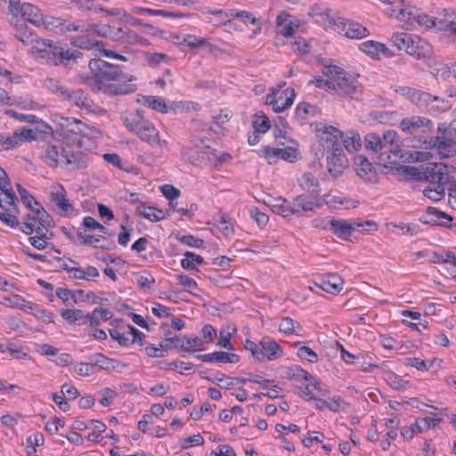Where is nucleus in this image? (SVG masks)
Wrapping results in <instances>:
<instances>
[{
    "mask_svg": "<svg viewBox=\"0 0 456 456\" xmlns=\"http://www.w3.org/2000/svg\"><path fill=\"white\" fill-rule=\"evenodd\" d=\"M441 132L435 141L438 153L442 158H450L456 155V137L448 133Z\"/></svg>",
    "mask_w": 456,
    "mask_h": 456,
    "instance_id": "18",
    "label": "nucleus"
},
{
    "mask_svg": "<svg viewBox=\"0 0 456 456\" xmlns=\"http://www.w3.org/2000/svg\"><path fill=\"white\" fill-rule=\"evenodd\" d=\"M202 264H204L203 257L191 251H186L184 258L181 261V265L185 270H196V265Z\"/></svg>",
    "mask_w": 456,
    "mask_h": 456,
    "instance_id": "42",
    "label": "nucleus"
},
{
    "mask_svg": "<svg viewBox=\"0 0 456 456\" xmlns=\"http://www.w3.org/2000/svg\"><path fill=\"white\" fill-rule=\"evenodd\" d=\"M37 218L35 216L30 214L25 215L23 216L22 225L20 226V231L27 235H30L34 232L35 226L37 222Z\"/></svg>",
    "mask_w": 456,
    "mask_h": 456,
    "instance_id": "55",
    "label": "nucleus"
},
{
    "mask_svg": "<svg viewBox=\"0 0 456 456\" xmlns=\"http://www.w3.org/2000/svg\"><path fill=\"white\" fill-rule=\"evenodd\" d=\"M297 356L310 362H316L318 361V356L316 353L313 351L310 347L305 346H303L298 348Z\"/></svg>",
    "mask_w": 456,
    "mask_h": 456,
    "instance_id": "60",
    "label": "nucleus"
},
{
    "mask_svg": "<svg viewBox=\"0 0 456 456\" xmlns=\"http://www.w3.org/2000/svg\"><path fill=\"white\" fill-rule=\"evenodd\" d=\"M201 107L199 103L188 101L168 102V112L183 114L189 112H199Z\"/></svg>",
    "mask_w": 456,
    "mask_h": 456,
    "instance_id": "30",
    "label": "nucleus"
},
{
    "mask_svg": "<svg viewBox=\"0 0 456 456\" xmlns=\"http://www.w3.org/2000/svg\"><path fill=\"white\" fill-rule=\"evenodd\" d=\"M325 85L333 90H338L351 98H357L362 87L356 76L349 74L338 66H330L326 69Z\"/></svg>",
    "mask_w": 456,
    "mask_h": 456,
    "instance_id": "6",
    "label": "nucleus"
},
{
    "mask_svg": "<svg viewBox=\"0 0 456 456\" xmlns=\"http://www.w3.org/2000/svg\"><path fill=\"white\" fill-rule=\"evenodd\" d=\"M343 145L345 149L349 152L353 153L357 151L362 146V140L359 133L355 131H348L343 134Z\"/></svg>",
    "mask_w": 456,
    "mask_h": 456,
    "instance_id": "33",
    "label": "nucleus"
},
{
    "mask_svg": "<svg viewBox=\"0 0 456 456\" xmlns=\"http://www.w3.org/2000/svg\"><path fill=\"white\" fill-rule=\"evenodd\" d=\"M362 52L368 55L378 58L379 54H383L385 57L392 56V52L383 44L375 41H367L360 45Z\"/></svg>",
    "mask_w": 456,
    "mask_h": 456,
    "instance_id": "28",
    "label": "nucleus"
},
{
    "mask_svg": "<svg viewBox=\"0 0 456 456\" xmlns=\"http://www.w3.org/2000/svg\"><path fill=\"white\" fill-rule=\"evenodd\" d=\"M452 105V102L449 99H444L439 96H432L428 102V112H446Z\"/></svg>",
    "mask_w": 456,
    "mask_h": 456,
    "instance_id": "36",
    "label": "nucleus"
},
{
    "mask_svg": "<svg viewBox=\"0 0 456 456\" xmlns=\"http://www.w3.org/2000/svg\"><path fill=\"white\" fill-rule=\"evenodd\" d=\"M60 118V134L63 137L69 138V136H74L72 142L75 143L76 142H79L78 135H84L86 134V130L88 129V125L83 123L81 120L74 118L73 117L69 116H58Z\"/></svg>",
    "mask_w": 456,
    "mask_h": 456,
    "instance_id": "12",
    "label": "nucleus"
},
{
    "mask_svg": "<svg viewBox=\"0 0 456 456\" xmlns=\"http://www.w3.org/2000/svg\"><path fill=\"white\" fill-rule=\"evenodd\" d=\"M82 244L103 249H110L114 245L113 241L109 240L104 236L94 235H88L86 238H85V241H82Z\"/></svg>",
    "mask_w": 456,
    "mask_h": 456,
    "instance_id": "41",
    "label": "nucleus"
},
{
    "mask_svg": "<svg viewBox=\"0 0 456 456\" xmlns=\"http://www.w3.org/2000/svg\"><path fill=\"white\" fill-rule=\"evenodd\" d=\"M260 352L264 356L263 362L274 361L283 355L281 346L270 337H264L260 340Z\"/></svg>",
    "mask_w": 456,
    "mask_h": 456,
    "instance_id": "19",
    "label": "nucleus"
},
{
    "mask_svg": "<svg viewBox=\"0 0 456 456\" xmlns=\"http://www.w3.org/2000/svg\"><path fill=\"white\" fill-rule=\"evenodd\" d=\"M136 214L138 216H142L144 218L151 221L158 222L164 219V215L162 210L157 209L153 207H147L143 204H141L136 208Z\"/></svg>",
    "mask_w": 456,
    "mask_h": 456,
    "instance_id": "35",
    "label": "nucleus"
},
{
    "mask_svg": "<svg viewBox=\"0 0 456 456\" xmlns=\"http://www.w3.org/2000/svg\"><path fill=\"white\" fill-rule=\"evenodd\" d=\"M137 102L153 111L160 112L162 114L168 112V102H167L162 97L142 95L138 97Z\"/></svg>",
    "mask_w": 456,
    "mask_h": 456,
    "instance_id": "23",
    "label": "nucleus"
},
{
    "mask_svg": "<svg viewBox=\"0 0 456 456\" xmlns=\"http://www.w3.org/2000/svg\"><path fill=\"white\" fill-rule=\"evenodd\" d=\"M61 149L63 148L55 145H48L43 156L45 163L51 167H56L60 161V158H61Z\"/></svg>",
    "mask_w": 456,
    "mask_h": 456,
    "instance_id": "37",
    "label": "nucleus"
},
{
    "mask_svg": "<svg viewBox=\"0 0 456 456\" xmlns=\"http://www.w3.org/2000/svg\"><path fill=\"white\" fill-rule=\"evenodd\" d=\"M20 200L23 202V204L31 211L35 212L36 214L41 213V210L39 208V202L37 201L36 199L28 191H21Z\"/></svg>",
    "mask_w": 456,
    "mask_h": 456,
    "instance_id": "51",
    "label": "nucleus"
},
{
    "mask_svg": "<svg viewBox=\"0 0 456 456\" xmlns=\"http://www.w3.org/2000/svg\"><path fill=\"white\" fill-rule=\"evenodd\" d=\"M226 18H238L240 20H242L245 23H251V24H257L258 20L256 18L253 13L244 11V10H238V9H231L229 10V12L225 13Z\"/></svg>",
    "mask_w": 456,
    "mask_h": 456,
    "instance_id": "45",
    "label": "nucleus"
},
{
    "mask_svg": "<svg viewBox=\"0 0 456 456\" xmlns=\"http://www.w3.org/2000/svg\"><path fill=\"white\" fill-rule=\"evenodd\" d=\"M88 359L89 361H92L94 368L98 366L100 369L106 370H117L119 368V366H126L125 364L120 363L118 361L108 358L100 353L90 355Z\"/></svg>",
    "mask_w": 456,
    "mask_h": 456,
    "instance_id": "29",
    "label": "nucleus"
},
{
    "mask_svg": "<svg viewBox=\"0 0 456 456\" xmlns=\"http://www.w3.org/2000/svg\"><path fill=\"white\" fill-rule=\"evenodd\" d=\"M252 125L256 132L262 134L266 133L271 127L268 116H257V118L253 121Z\"/></svg>",
    "mask_w": 456,
    "mask_h": 456,
    "instance_id": "58",
    "label": "nucleus"
},
{
    "mask_svg": "<svg viewBox=\"0 0 456 456\" xmlns=\"http://www.w3.org/2000/svg\"><path fill=\"white\" fill-rule=\"evenodd\" d=\"M285 86V83L272 88V92L265 96V104L272 105L273 112H282L288 110L294 102L296 94L293 88Z\"/></svg>",
    "mask_w": 456,
    "mask_h": 456,
    "instance_id": "8",
    "label": "nucleus"
},
{
    "mask_svg": "<svg viewBox=\"0 0 456 456\" xmlns=\"http://www.w3.org/2000/svg\"><path fill=\"white\" fill-rule=\"evenodd\" d=\"M396 169L403 175L410 176L413 180L421 181L422 171L412 166H400Z\"/></svg>",
    "mask_w": 456,
    "mask_h": 456,
    "instance_id": "59",
    "label": "nucleus"
},
{
    "mask_svg": "<svg viewBox=\"0 0 456 456\" xmlns=\"http://www.w3.org/2000/svg\"><path fill=\"white\" fill-rule=\"evenodd\" d=\"M443 162H429L422 170L421 181L429 183V185H448L453 182V176L443 173L446 171Z\"/></svg>",
    "mask_w": 456,
    "mask_h": 456,
    "instance_id": "10",
    "label": "nucleus"
},
{
    "mask_svg": "<svg viewBox=\"0 0 456 456\" xmlns=\"http://www.w3.org/2000/svg\"><path fill=\"white\" fill-rule=\"evenodd\" d=\"M100 394L102 396L100 403L104 407H108L111 403L112 400L117 396L116 391L110 387H105L100 392Z\"/></svg>",
    "mask_w": 456,
    "mask_h": 456,
    "instance_id": "63",
    "label": "nucleus"
},
{
    "mask_svg": "<svg viewBox=\"0 0 456 456\" xmlns=\"http://www.w3.org/2000/svg\"><path fill=\"white\" fill-rule=\"evenodd\" d=\"M419 221L425 224L439 225L444 228L452 227L451 224L439 221L436 215V208L434 207H428L426 212L419 217Z\"/></svg>",
    "mask_w": 456,
    "mask_h": 456,
    "instance_id": "38",
    "label": "nucleus"
},
{
    "mask_svg": "<svg viewBox=\"0 0 456 456\" xmlns=\"http://www.w3.org/2000/svg\"><path fill=\"white\" fill-rule=\"evenodd\" d=\"M60 314L69 323L83 325L89 322L88 313L80 309H62Z\"/></svg>",
    "mask_w": 456,
    "mask_h": 456,
    "instance_id": "32",
    "label": "nucleus"
},
{
    "mask_svg": "<svg viewBox=\"0 0 456 456\" xmlns=\"http://www.w3.org/2000/svg\"><path fill=\"white\" fill-rule=\"evenodd\" d=\"M92 76L83 78L84 83L93 91L109 95L126 94L137 89L136 80L132 75L124 74L118 66L102 59H94L89 62Z\"/></svg>",
    "mask_w": 456,
    "mask_h": 456,
    "instance_id": "1",
    "label": "nucleus"
},
{
    "mask_svg": "<svg viewBox=\"0 0 456 456\" xmlns=\"http://www.w3.org/2000/svg\"><path fill=\"white\" fill-rule=\"evenodd\" d=\"M354 169L358 176L366 182L376 183L378 181L377 172L373 165L363 155H357L354 160Z\"/></svg>",
    "mask_w": 456,
    "mask_h": 456,
    "instance_id": "16",
    "label": "nucleus"
},
{
    "mask_svg": "<svg viewBox=\"0 0 456 456\" xmlns=\"http://www.w3.org/2000/svg\"><path fill=\"white\" fill-rule=\"evenodd\" d=\"M0 190L5 194L6 198L9 200L7 202L8 205L13 207V210L15 212H19V209L16 206V202L18 201V197L13 191L11 186V180L8 177L6 172L3 167H0Z\"/></svg>",
    "mask_w": 456,
    "mask_h": 456,
    "instance_id": "25",
    "label": "nucleus"
},
{
    "mask_svg": "<svg viewBox=\"0 0 456 456\" xmlns=\"http://www.w3.org/2000/svg\"><path fill=\"white\" fill-rule=\"evenodd\" d=\"M384 12L389 17L403 22L406 30L417 28L438 30L437 17H431L426 12L411 5V0L395 1L391 6L386 7Z\"/></svg>",
    "mask_w": 456,
    "mask_h": 456,
    "instance_id": "5",
    "label": "nucleus"
},
{
    "mask_svg": "<svg viewBox=\"0 0 456 456\" xmlns=\"http://www.w3.org/2000/svg\"><path fill=\"white\" fill-rule=\"evenodd\" d=\"M423 195L433 201H439L445 195V185H428L423 189Z\"/></svg>",
    "mask_w": 456,
    "mask_h": 456,
    "instance_id": "44",
    "label": "nucleus"
},
{
    "mask_svg": "<svg viewBox=\"0 0 456 456\" xmlns=\"http://www.w3.org/2000/svg\"><path fill=\"white\" fill-rule=\"evenodd\" d=\"M161 192L167 200H170V204H172V201L177 199L181 193L178 189L170 184L161 186Z\"/></svg>",
    "mask_w": 456,
    "mask_h": 456,
    "instance_id": "64",
    "label": "nucleus"
},
{
    "mask_svg": "<svg viewBox=\"0 0 456 456\" xmlns=\"http://www.w3.org/2000/svg\"><path fill=\"white\" fill-rule=\"evenodd\" d=\"M45 87L51 91L52 93L57 94L58 96L62 97L63 99L66 97L68 94V90L62 86L58 80L48 77L45 80Z\"/></svg>",
    "mask_w": 456,
    "mask_h": 456,
    "instance_id": "47",
    "label": "nucleus"
},
{
    "mask_svg": "<svg viewBox=\"0 0 456 456\" xmlns=\"http://www.w3.org/2000/svg\"><path fill=\"white\" fill-rule=\"evenodd\" d=\"M327 166L329 173L334 177L341 175L343 170L348 166V159L341 146L327 152Z\"/></svg>",
    "mask_w": 456,
    "mask_h": 456,
    "instance_id": "14",
    "label": "nucleus"
},
{
    "mask_svg": "<svg viewBox=\"0 0 456 456\" xmlns=\"http://www.w3.org/2000/svg\"><path fill=\"white\" fill-rule=\"evenodd\" d=\"M397 133L395 130H387L382 136L376 133H370L364 137V146L367 151L378 153V159L380 165H395L398 160H407L404 152L399 147Z\"/></svg>",
    "mask_w": 456,
    "mask_h": 456,
    "instance_id": "4",
    "label": "nucleus"
},
{
    "mask_svg": "<svg viewBox=\"0 0 456 456\" xmlns=\"http://www.w3.org/2000/svg\"><path fill=\"white\" fill-rule=\"evenodd\" d=\"M14 37L25 45H31L30 54L41 62L68 67L81 55L78 50L65 44L37 38L24 23L15 24Z\"/></svg>",
    "mask_w": 456,
    "mask_h": 456,
    "instance_id": "2",
    "label": "nucleus"
},
{
    "mask_svg": "<svg viewBox=\"0 0 456 456\" xmlns=\"http://www.w3.org/2000/svg\"><path fill=\"white\" fill-rule=\"evenodd\" d=\"M311 126L317 136L326 143L323 151L326 150L327 152H330V150L341 146L340 140L343 137V133L337 127L324 123L312 124Z\"/></svg>",
    "mask_w": 456,
    "mask_h": 456,
    "instance_id": "11",
    "label": "nucleus"
},
{
    "mask_svg": "<svg viewBox=\"0 0 456 456\" xmlns=\"http://www.w3.org/2000/svg\"><path fill=\"white\" fill-rule=\"evenodd\" d=\"M299 184L304 190L311 191L312 194H319V182L313 174L305 173L299 180Z\"/></svg>",
    "mask_w": 456,
    "mask_h": 456,
    "instance_id": "40",
    "label": "nucleus"
},
{
    "mask_svg": "<svg viewBox=\"0 0 456 456\" xmlns=\"http://www.w3.org/2000/svg\"><path fill=\"white\" fill-rule=\"evenodd\" d=\"M210 382L216 384L221 388L231 389L235 386V379L229 378L224 373H219L215 377L207 378Z\"/></svg>",
    "mask_w": 456,
    "mask_h": 456,
    "instance_id": "49",
    "label": "nucleus"
},
{
    "mask_svg": "<svg viewBox=\"0 0 456 456\" xmlns=\"http://www.w3.org/2000/svg\"><path fill=\"white\" fill-rule=\"evenodd\" d=\"M1 104L17 105L21 110L42 111V107L38 103L34 102L28 99H20V100L12 99L11 97L8 96V94L5 91L0 92V105Z\"/></svg>",
    "mask_w": 456,
    "mask_h": 456,
    "instance_id": "27",
    "label": "nucleus"
},
{
    "mask_svg": "<svg viewBox=\"0 0 456 456\" xmlns=\"http://www.w3.org/2000/svg\"><path fill=\"white\" fill-rule=\"evenodd\" d=\"M122 119L127 129L137 134L141 140L151 145L157 142L159 132L151 122L143 118V116H125Z\"/></svg>",
    "mask_w": 456,
    "mask_h": 456,
    "instance_id": "7",
    "label": "nucleus"
},
{
    "mask_svg": "<svg viewBox=\"0 0 456 456\" xmlns=\"http://www.w3.org/2000/svg\"><path fill=\"white\" fill-rule=\"evenodd\" d=\"M206 43L207 41L205 38L198 37L191 34L184 35L179 42L180 45L189 46L191 49L203 47Z\"/></svg>",
    "mask_w": 456,
    "mask_h": 456,
    "instance_id": "48",
    "label": "nucleus"
},
{
    "mask_svg": "<svg viewBox=\"0 0 456 456\" xmlns=\"http://www.w3.org/2000/svg\"><path fill=\"white\" fill-rule=\"evenodd\" d=\"M51 200L65 212L73 210V206L66 199V191L61 185L56 191L51 192Z\"/></svg>",
    "mask_w": 456,
    "mask_h": 456,
    "instance_id": "34",
    "label": "nucleus"
},
{
    "mask_svg": "<svg viewBox=\"0 0 456 456\" xmlns=\"http://www.w3.org/2000/svg\"><path fill=\"white\" fill-rule=\"evenodd\" d=\"M396 93L409 98L414 104L418 105L419 107L426 108V110H428V102L431 100L430 94L406 86L399 87L396 89Z\"/></svg>",
    "mask_w": 456,
    "mask_h": 456,
    "instance_id": "20",
    "label": "nucleus"
},
{
    "mask_svg": "<svg viewBox=\"0 0 456 456\" xmlns=\"http://www.w3.org/2000/svg\"><path fill=\"white\" fill-rule=\"evenodd\" d=\"M302 211H313L314 208L320 207L316 195L301 194L297 197Z\"/></svg>",
    "mask_w": 456,
    "mask_h": 456,
    "instance_id": "43",
    "label": "nucleus"
},
{
    "mask_svg": "<svg viewBox=\"0 0 456 456\" xmlns=\"http://www.w3.org/2000/svg\"><path fill=\"white\" fill-rule=\"evenodd\" d=\"M331 232L338 238L347 240L352 232L359 228L366 231L377 230V224L373 221H347L332 219L329 222Z\"/></svg>",
    "mask_w": 456,
    "mask_h": 456,
    "instance_id": "9",
    "label": "nucleus"
},
{
    "mask_svg": "<svg viewBox=\"0 0 456 456\" xmlns=\"http://www.w3.org/2000/svg\"><path fill=\"white\" fill-rule=\"evenodd\" d=\"M204 346V340L201 337L188 338L185 336L184 351L194 352L200 351Z\"/></svg>",
    "mask_w": 456,
    "mask_h": 456,
    "instance_id": "52",
    "label": "nucleus"
},
{
    "mask_svg": "<svg viewBox=\"0 0 456 456\" xmlns=\"http://www.w3.org/2000/svg\"><path fill=\"white\" fill-rule=\"evenodd\" d=\"M410 34L404 32L394 33L391 42L398 50H404L406 43L410 40Z\"/></svg>",
    "mask_w": 456,
    "mask_h": 456,
    "instance_id": "56",
    "label": "nucleus"
},
{
    "mask_svg": "<svg viewBox=\"0 0 456 456\" xmlns=\"http://www.w3.org/2000/svg\"><path fill=\"white\" fill-rule=\"evenodd\" d=\"M343 279L336 273H327L320 282V289L322 290L336 295L342 289Z\"/></svg>",
    "mask_w": 456,
    "mask_h": 456,
    "instance_id": "24",
    "label": "nucleus"
},
{
    "mask_svg": "<svg viewBox=\"0 0 456 456\" xmlns=\"http://www.w3.org/2000/svg\"><path fill=\"white\" fill-rule=\"evenodd\" d=\"M78 35L71 40V44L81 49H92L98 46L94 36L110 38L124 47L137 45H145L147 40L131 29L127 26L110 27L107 24H90L86 21H79Z\"/></svg>",
    "mask_w": 456,
    "mask_h": 456,
    "instance_id": "3",
    "label": "nucleus"
},
{
    "mask_svg": "<svg viewBox=\"0 0 456 456\" xmlns=\"http://www.w3.org/2000/svg\"><path fill=\"white\" fill-rule=\"evenodd\" d=\"M244 347L246 350L249 351L252 354V356L257 361L262 362H263V354L260 352V342L256 343L250 339H246Z\"/></svg>",
    "mask_w": 456,
    "mask_h": 456,
    "instance_id": "57",
    "label": "nucleus"
},
{
    "mask_svg": "<svg viewBox=\"0 0 456 456\" xmlns=\"http://www.w3.org/2000/svg\"><path fill=\"white\" fill-rule=\"evenodd\" d=\"M112 317V314L108 309L97 307L91 314L88 313L89 323L92 327H97L102 321H108Z\"/></svg>",
    "mask_w": 456,
    "mask_h": 456,
    "instance_id": "39",
    "label": "nucleus"
},
{
    "mask_svg": "<svg viewBox=\"0 0 456 456\" xmlns=\"http://www.w3.org/2000/svg\"><path fill=\"white\" fill-rule=\"evenodd\" d=\"M61 159L65 160V167L69 170L84 169L89 163L87 154L82 151L68 152L66 150H61Z\"/></svg>",
    "mask_w": 456,
    "mask_h": 456,
    "instance_id": "17",
    "label": "nucleus"
},
{
    "mask_svg": "<svg viewBox=\"0 0 456 456\" xmlns=\"http://www.w3.org/2000/svg\"><path fill=\"white\" fill-rule=\"evenodd\" d=\"M452 64H438L432 69V74L436 78L446 79L452 75Z\"/></svg>",
    "mask_w": 456,
    "mask_h": 456,
    "instance_id": "53",
    "label": "nucleus"
},
{
    "mask_svg": "<svg viewBox=\"0 0 456 456\" xmlns=\"http://www.w3.org/2000/svg\"><path fill=\"white\" fill-rule=\"evenodd\" d=\"M287 377L296 381L308 380L313 378L309 372L298 365L289 367L287 370Z\"/></svg>",
    "mask_w": 456,
    "mask_h": 456,
    "instance_id": "46",
    "label": "nucleus"
},
{
    "mask_svg": "<svg viewBox=\"0 0 456 456\" xmlns=\"http://www.w3.org/2000/svg\"><path fill=\"white\" fill-rule=\"evenodd\" d=\"M67 99L71 104L78 107L81 110L94 113L95 110L93 109L94 104L82 91H75L73 93L68 92L66 94Z\"/></svg>",
    "mask_w": 456,
    "mask_h": 456,
    "instance_id": "26",
    "label": "nucleus"
},
{
    "mask_svg": "<svg viewBox=\"0 0 456 456\" xmlns=\"http://www.w3.org/2000/svg\"><path fill=\"white\" fill-rule=\"evenodd\" d=\"M293 51L303 55L310 52L311 45L308 41L304 38H297L292 44Z\"/></svg>",
    "mask_w": 456,
    "mask_h": 456,
    "instance_id": "61",
    "label": "nucleus"
},
{
    "mask_svg": "<svg viewBox=\"0 0 456 456\" xmlns=\"http://www.w3.org/2000/svg\"><path fill=\"white\" fill-rule=\"evenodd\" d=\"M428 44L417 36L411 35L410 40L406 43L405 51L407 53L419 58L425 53Z\"/></svg>",
    "mask_w": 456,
    "mask_h": 456,
    "instance_id": "31",
    "label": "nucleus"
},
{
    "mask_svg": "<svg viewBox=\"0 0 456 456\" xmlns=\"http://www.w3.org/2000/svg\"><path fill=\"white\" fill-rule=\"evenodd\" d=\"M400 127L411 134L426 133L431 129V121L425 117L411 116L401 121Z\"/></svg>",
    "mask_w": 456,
    "mask_h": 456,
    "instance_id": "15",
    "label": "nucleus"
},
{
    "mask_svg": "<svg viewBox=\"0 0 456 456\" xmlns=\"http://www.w3.org/2000/svg\"><path fill=\"white\" fill-rule=\"evenodd\" d=\"M278 33L284 37L292 36L299 28L298 20L287 13H281L276 19Z\"/></svg>",
    "mask_w": 456,
    "mask_h": 456,
    "instance_id": "21",
    "label": "nucleus"
},
{
    "mask_svg": "<svg viewBox=\"0 0 456 456\" xmlns=\"http://www.w3.org/2000/svg\"><path fill=\"white\" fill-rule=\"evenodd\" d=\"M438 31L456 35V11L445 9L437 16Z\"/></svg>",
    "mask_w": 456,
    "mask_h": 456,
    "instance_id": "22",
    "label": "nucleus"
},
{
    "mask_svg": "<svg viewBox=\"0 0 456 456\" xmlns=\"http://www.w3.org/2000/svg\"><path fill=\"white\" fill-rule=\"evenodd\" d=\"M176 238L181 243L197 248H201L204 244L203 240L196 238L192 235H183Z\"/></svg>",
    "mask_w": 456,
    "mask_h": 456,
    "instance_id": "62",
    "label": "nucleus"
},
{
    "mask_svg": "<svg viewBox=\"0 0 456 456\" xmlns=\"http://www.w3.org/2000/svg\"><path fill=\"white\" fill-rule=\"evenodd\" d=\"M442 419H433V418H423L415 422L414 427L416 430L419 433L423 431H427L429 428L436 427L438 423H440Z\"/></svg>",
    "mask_w": 456,
    "mask_h": 456,
    "instance_id": "50",
    "label": "nucleus"
},
{
    "mask_svg": "<svg viewBox=\"0 0 456 456\" xmlns=\"http://www.w3.org/2000/svg\"><path fill=\"white\" fill-rule=\"evenodd\" d=\"M160 369L164 370H178L180 373L184 374L185 371L191 370L193 369L192 363H185L183 362H163L160 365Z\"/></svg>",
    "mask_w": 456,
    "mask_h": 456,
    "instance_id": "54",
    "label": "nucleus"
},
{
    "mask_svg": "<svg viewBox=\"0 0 456 456\" xmlns=\"http://www.w3.org/2000/svg\"><path fill=\"white\" fill-rule=\"evenodd\" d=\"M333 29L351 39H360L369 34L368 29L362 24L342 18L333 21Z\"/></svg>",
    "mask_w": 456,
    "mask_h": 456,
    "instance_id": "13",
    "label": "nucleus"
}]
</instances>
